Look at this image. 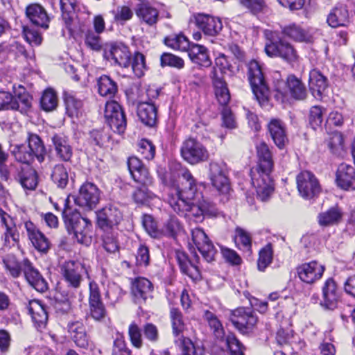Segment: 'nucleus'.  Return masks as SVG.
I'll return each mask as SVG.
<instances>
[{
  "mask_svg": "<svg viewBox=\"0 0 355 355\" xmlns=\"http://www.w3.org/2000/svg\"><path fill=\"white\" fill-rule=\"evenodd\" d=\"M256 150L258 162L257 167L250 170L251 180L257 197L261 201H266L274 191L273 181L270 177L274 162L270 148L265 142L257 144Z\"/></svg>",
  "mask_w": 355,
  "mask_h": 355,
  "instance_id": "obj_1",
  "label": "nucleus"
},
{
  "mask_svg": "<svg viewBox=\"0 0 355 355\" xmlns=\"http://www.w3.org/2000/svg\"><path fill=\"white\" fill-rule=\"evenodd\" d=\"M62 216L68 233L73 235L78 243L90 245L92 242V223L88 218L83 217L76 209L70 207L68 199L65 200Z\"/></svg>",
  "mask_w": 355,
  "mask_h": 355,
  "instance_id": "obj_2",
  "label": "nucleus"
},
{
  "mask_svg": "<svg viewBox=\"0 0 355 355\" xmlns=\"http://www.w3.org/2000/svg\"><path fill=\"white\" fill-rule=\"evenodd\" d=\"M264 51L268 57L279 58L291 65L299 61L300 56L294 46L281 38L275 32L266 35Z\"/></svg>",
  "mask_w": 355,
  "mask_h": 355,
  "instance_id": "obj_3",
  "label": "nucleus"
},
{
  "mask_svg": "<svg viewBox=\"0 0 355 355\" xmlns=\"http://www.w3.org/2000/svg\"><path fill=\"white\" fill-rule=\"evenodd\" d=\"M27 145H17L12 150L15 159L21 163L31 164L35 159L40 163L44 162L46 148L40 137L33 133H28L26 139Z\"/></svg>",
  "mask_w": 355,
  "mask_h": 355,
  "instance_id": "obj_4",
  "label": "nucleus"
},
{
  "mask_svg": "<svg viewBox=\"0 0 355 355\" xmlns=\"http://www.w3.org/2000/svg\"><path fill=\"white\" fill-rule=\"evenodd\" d=\"M248 78L252 92L261 107L269 104L270 89L265 79L261 66L253 60L248 64Z\"/></svg>",
  "mask_w": 355,
  "mask_h": 355,
  "instance_id": "obj_5",
  "label": "nucleus"
},
{
  "mask_svg": "<svg viewBox=\"0 0 355 355\" xmlns=\"http://www.w3.org/2000/svg\"><path fill=\"white\" fill-rule=\"evenodd\" d=\"M61 274L69 287L78 289L85 277H89L87 266L78 260L64 261L60 266Z\"/></svg>",
  "mask_w": 355,
  "mask_h": 355,
  "instance_id": "obj_6",
  "label": "nucleus"
},
{
  "mask_svg": "<svg viewBox=\"0 0 355 355\" xmlns=\"http://www.w3.org/2000/svg\"><path fill=\"white\" fill-rule=\"evenodd\" d=\"M180 154L184 160L191 165L206 162L209 157L206 147L193 138H189L183 141Z\"/></svg>",
  "mask_w": 355,
  "mask_h": 355,
  "instance_id": "obj_7",
  "label": "nucleus"
},
{
  "mask_svg": "<svg viewBox=\"0 0 355 355\" xmlns=\"http://www.w3.org/2000/svg\"><path fill=\"white\" fill-rule=\"evenodd\" d=\"M105 123L114 132L123 134L127 125L126 117L121 105L115 101L107 102L105 106Z\"/></svg>",
  "mask_w": 355,
  "mask_h": 355,
  "instance_id": "obj_8",
  "label": "nucleus"
},
{
  "mask_svg": "<svg viewBox=\"0 0 355 355\" xmlns=\"http://www.w3.org/2000/svg\"><path fill=\"white\" fill-rule=\"evenodd\" d=\"M296 182L299 193L304 199H313L320 193L321 188L318 180L309 171L300 172L296 177Z\"/></svg>",
  "mask_w": 355,
  "mask_h": 355,
  "instance_id": "obj_9",
  "label": "nucleus"
},
{
  "mask_svg": "<svg viewBox=\"0 0 355 355\" xmlns=\"http://www.w3.org/2000/svg\"><path fill=\"white\" fill-rule=\"evenodd\" d=\"M208 174L212 186L218 191L224 194L229 192L230 185L227 178V168L225 162H210Z\"/></svg>",
  "mask_w": 355,
  "mask_h": 355,
  "instance_id": "obj_10",
  "label": "nucleus"
},
{
  "mask_svg": "<svg viewBox=\"0 0 355 355\" xmlns=\"http://www.w3.org/2000/svg\"><path fill=\"white\" fill-rule=\"evenodd\" d=\"M173 193L175 194L173 196L171 194V198L169 199V205L171 207L180 215H190L195 218L196 221H202L204 219L202 212L201 210L200 202L194 204L192 200H182L180 199L178 195V191H173Z\"/></svg>",
  "mask_w": 355,
  "mask_h": 355,
  "instance_id": "obj_11",
  "label": "nucleus"
},
{
  "mask_svg": "<svg viewBox=\"0 0 355 355\" xmlns=\"http://www.w3.org/2000/svg\"><path fill=\"white\" fill-rule=\"evenodd\" d=\"M101 191L94 184L86 182L80 188L76 204L87 210L94 209L100 200Z\"/></svg>",
  "mask_w": 355,
  "mask_h": 355,
  "instance_id": "obj_12",
  "label": "nucleus"
},
{
  "mask_svg": "<svg viewBox=\"0 0 355 355\" xmlns=\"http://www.w3.org/2000/svg\"><path fill=\"white\" fill-rule=\"evenodd\" d=\"M182 177L183 178V182H182V188L180 189L179 186L173 184L171 187L168 188V191L167 193L166 201L169 203V199L171 198V194L173 196L175 194L173 193V191H178V195L180 199L182 200H193L195 198L196 191H197V182L191 173L188 170L185 169L182 173Z\"/></svg>",
  "mask_w": 355,
  "mask_h": 355,
  "instance_id": "obj_13",
  "label": "nucleus"
},
{
  "mask_svg": "<svg viewBox=\"0 0 355 355\" xmlns=\"http://www.w3.org/2000/svg\"><path fill=\"white\" fill-rule=\"evenodd\" d=\"M230 320L239 331H252L258 318L252 308L239 307L232 311Z\"/></svg>",
  "mask_w": 355,
  "mask_h": 355,
  "instance_id": "obj_14",
  "label": "nucleus"
},
{
  "mask_svg": "<svg viewBox=\"0 0 355 355\" xmlns=\"http://www.w3.org/2000/svg\"><path fill=\"white\" fill-rule=\"evenodd\" d=\"M191 238L205 261L211 263L215 261L217 250L202 229L195 228L192 230Z\"/></svg>",
  "mask_w": 355,
  "mask_h": 355,
  "instance_id": "obj_15",
  "label": "nucleus"
},
{
  "mask_svg": "<svg viewBox=\"0 0 355 355\" xmlns=\"http://www.w3.org/2000/svg\"><path fill=\"white\" fill-rule=\"evenodd\" d=\"M175 259L180 271L187 275L193 281H200L202 278L200 270V258L195 252L194 259L189 258L187 254L182 250L175 251Z\"/></svg>",
  "mask_w": 355,
  "mask_h": 355,
  "instance_id": "obj_16",
  "label": "nucleus"
},
{
  "mask_svg": "<svg viewBox=\"0 0 355 355\" xmlns=\"http://www.w3.org/2000/svg\"><path fill=\"white\" fill-rule=\"evenodd\" d=\"M153 291V284L145 277H137L132 281L131 293L133 301L140 306L152 299Z\"/></svg>",
  "mask_w": 355,
  "mask_h": 355,
  "instance_id": "obj_17",
  "label": "nucleus"
},
{
  "mask_svg": "<svg viewBox=\"0 0 355 355\" xmlns=\"http://www.w3.org/2000/svg\"><path fill=\"white\" fill-rule=\"evenodd\" d=\"M97 225L104 230L112 228L117 225L123 218V215L119 208L114 205H109L97 213Z\"/></svg>",
  "mask_w": 355,
  "mask_h": 355,
  "instance_id": "obj_18",
  "label": "nucleus"
},
{
  "mask_svg": "<svg viewBox=\"0 0 355 355\" xmlns=\"http://www.w3.org/2000/svg\"><path fill=\"white\" fill-rule=\"evenodd\" d=\"M340 298V292L336 282L332 278L327 279L322 286L320 306L325 310L333 311L337 308Z\"/></svg>",
  "mask_w": 355,
  "mask_h": 355,
  "instance_id": "obj_19",
  "label": "nucleus"
},
{
  "mask_svg": "<svg viewBox=\"0 0 355 355\" xmlns=\"http://www.w3.org/2000/svg\"><path fill=\"white\" fill-rule=\"evenodd\" d=\"M0 223L4 229L2 235L3 245L10 248L19 241V234L14 218L7 212L0 209Z\"/></svg>",
  "mask_w": 355,
  "mask_h": 355,
  "instance_id": "obj_20",
  "label": "nucleus"
},
{
  "mask_svg": "<svg viewBox=\"0 0 355 355\" xmlns=\"http://www.w3.org/2000/svg\"><path fill=\"white\" fill-rule=\"evenodd\" d=\"M89 306L91 316L96 320L103 319L107 314L103 303L98 285L94 281L89 284Z\"/></svg>",
  "mask_w": 355,
  "mask_h": 355,
  "instance_id": "obj_21",
  "label": "nucleus"
},
{
  "mask_svg": "<svg viewBox=\"0 0 355 355\" xmlns=\"http://www.w3.org/2000/svg\"><path fill=\"white\" fill-rule=\"evenodd\" d=\"M23 267L24 277L33 288L40 293L47 291V282L28 259H24Z\"/></svg>",
  "mask_w": 355,
  "mask_h": 355,
  "instance_id": "obj_22",
  "label": "nucleus"
},
{
  "mask_svg": "<svg viewBox=\"0 0 355 355\" xmlns=\"http://www.w3.org/2000/svg\"><path fill=\"white\" fill-rule=\"evenodd\" d=\"M194 17L196 25L205 35L215 36L223 28L222 21L218 17L202 13H198Z\"/></svg>",
  "mask_w": 355,
  "mask_h": 355,
  "instance_id": "obj_23",
  "label": "nucleus"
},
{
  "mask_svg": "<svg viewBox=\"0 0 355 355\" xmlns=\"http://www.w3.org/2000/svg\"><path fill=\"white\" fill-rule=\"evenodd\" d=\"M12 178L26 190H34L37 185L36 172L31 168H23L21 166H15V171L10 173L11 183Z\"/></svg>",
  "mask_w": 355,
  "mask_h": 355,
  "instance_id": "obj_24",
  "label": "nucleus"
},
{
  "mask_svg": "<svg viewBox=\"0 0 355 355\" xmlns=\"http://www.w3.org/2000/svg\"><path fill=\"white\" fill-rule=\"evenodd\" d=\"M128 167L135 182L140 184H152L153 179L148 168L137 157L132 156L128 159Z\"/></svg>",
  "mask_w": 355,
  "mask_h": 355,
  "instance_id": "obj_25",
  "label": "nucleus"
},
{
  "mask_svg": "<svg viewBox=\"0 0 355 355\" xmlns=\"http://www.w3.org/2000/svg\"><path fill=\"white\" fill-rule=\"evenodd\" d=\"M300 279L307 284H312L320 279L324 271V267L315 261L305 263L297 268Z\"/></svg>",
  "mask_w": 355,
  "mask_h": 355,
  "instance_id": "obj_26",
  "label": "nucleus"
},
{
  "mask_svg": "<svg viewBox=\"0 0 355 355\" xmlns=\"http://www.w3.org/2000/svg\"><path fill=\"white\" fill-rule=\"evenodd\" d=\"M25 14L32 24L44 29L49 28L50 17L45 8L40 4L33 3L28 5Z\"/></svg>",
  "mask_w": 355,
  "mask_h": 355,
  "instance_id": "obj_27",
  "label": "nucleus"
},
{
  "mask_svg": "<svg viewBox=\"0 0 355 355\" xmlns=\"http://www.w3.org/2000/svg\"><path fill=\"white\" fill-rule=\"evenodd\" d=\"M336 182L343 190H355V168L345 163L340 164L336 171Z\"/></svg>",
  "mask_w": 355,
  "mask_h": 355,
  "instance_id": "obj_28",
  "label": "nucleus"
},
{
  "mask_svg": "<svg viewBox=\"0 0 355 355\" xmlns=\"http://www.w3.org/2000/svg\"><path fill=\"white\" fill-rule=\"evenodd\" d=\"M24 227L28 237L35 248L41 252H47L51 244L44 234L31 221L25 222Z\"/></svg>",
  "mask_w": 355,
  "mask_h": 355,
  "instance_id": "obj_29",
  "label": "nucleus"
},
{
  "mask_svg": "<svg viewBox=\"0 0 355 355\" xmlns=\"http://www.w3.org/2000/svg\"><path fill=\"white\" fill-rule=\"evenodd\" d=\"M210 78L218 102L221 105H227L230 100V94L226 82L222 76L218 75L215 67H213L210 73Z\"/></svg>",
  "mask_w": 355,
  "mask_h": 355,
  "instance_id": "obj_30",
  "label": "nucleus"
},
{
  "mask_svg": "<svg viewBox=\"0 0 355 355\" xmlns=\"http://www.w3.org/2000/svg\"><path fill=\"white\" fill-rule=\"evenodd\" d=\"M135 14L141 23L149 26H155L159 20L158 10L147 1H141L137 5Z\"/></svg>",
  "mask_w": 355,
  "mask_h": 355,
  "instance_id": "obj_31",
  "label": "nucleus"
},
{
  "mask_svg": "<svg viewBox=\"0 0 355 355\" xmlns=\"http://www.w3.org/2000/svg\"><path fill=\"white\" fill-rule=\"evenodd\" d=\"M137 116L143 124L153 127L157 120V107L154 103L140 101L137 104Z\"/></svg>",
  "mask_w": 355,
  "mask_h": 355,
  "instance_id": "obj_32",
  "label": "nucleus"
},
{
  "mask_svg": "<svg viewBox=\"0 0 355 355\" xmlns=\"http://www.w3.org/2000/svg\"><path fill=\"white\" fill-rule=\"evenodd\" d=\"M268 131L275 144L280 149L288 142L286 126L282 121L272 119L268 123Z\"/></svg>",
  "mask_w": 355,
  "mask_h": 355,
  "instance_id": "obj_33",
  "label": "nucleus"
},
{
  "mask_svg": "<svg viewBox=\"0 0 355 355\" xmlns=\"http://www.w3.org/2000/svg\"><path fill=\"white\" fill-rule=\"evenodd\" d=\"M309 89L316 99L320 100L328 87L327 78L318 69H313L309 73Z\"/></svg>",
  "mask_w": 355,
  "mask_h": 355,
  "instance_id": "obj_34",
  "label": "nucleus"
},
{
  "mask_svg": "<svg viewBox=\"0 0 355 355\" xmlns=\"http://www.w3.org/2000/svg\"><path fill=\"white\" fill-rule=\"evenodd\" d=\"M51 141L56 156L63 162H69L73 155V150L67 137L61 133L55 134L51 137Z\"/></svg>",
  "mask_w": 355,
  "mask_h": 355,
  "instance_id": "obj_35",
  "label": "nucleus"
},
{
  "mask_svg": "<svg viewBox=\"0 0 355 355\" xmlns=\"http://www.w3.org/2000/svg\"><path fill=\"white\" fill-rule=\"evenodd\" d=\"M26 307L37 330L44 327L48 320V315L45 306L42 304L41 301L30 300Z\"/></svg>",
  "mask_w": 355,
  "mask_h": 355,
  "instance_id": "obj_36",
  "label": "nucleus"
},
{
  "mask_svg": "<svg viewBox=\"0 0 355 355\" xmlns=\"http://www.w3.org/2000/svg\"><path fill=\"white\" fill-rule=\"evenodd\" d=\"M188 55L191 62L200 67H209L211 65L209 51L203 45L193 43L188 51Z\"/></svg>",
  "mask_w": 355,
  "mask_h": 355,
  "instance_id": "obj_37",
  "label": "nucleus"
},
{
  "mask_svg": "<svg viewBox=\"0 0 355 355\" xmlns=\"http://www.w3.org/2000/svg\"><path fill=\"white\" fill-rule=\"evenodd\" d=\"M282 33L298 42L311 43L313 42V36L306 31L295 24H291L282 27Z\"/></svg>",
  "mask_w": 355,
  "mask_h": 355,
  "instance_id": "obj_38",
  "label": "nucleus"
},
{
  "mask_svg": "<svg viewBox=\"0 0 355 355\" xmlns=\"http://www.w3.org/2000/svg\"><path fill=\"white\" fill-rule=\"evenodd\" d=\"M110 53L115 64L122 68L130 67L131 53L128 46L123 44L114 45L111 47Z\"/></svg>",
  "mask_w": 355,
  "mask_h": 355,
  "instance_id": "obj_39",
  "label": "nucleus"
},
{
  "mask_svg": "<svg viewBox=\"0 0 355 355\" xmlns=\"http://www.w3.org/2000/svg\"><path fill=\"white\" fill-rule=\"evenodd\" d=\"M286 85L291 97L293 98L302 101L306 98L307 91L305 85L301 79L297 78L295 75L291 74L288 76Z\"/></svg>",
  "mask_w": 355,
  "mask_h": 355,
  "instance_id": "obj_40",
  "label": "nucleus"
},
{
  "mask_svg": "<svg viewBox=\"0 0 355 355\" xmlns=\"http://www.w3.org/2000/svg\"><path fill=\"white\" fill-rule=\"evenodd\" d=\"M327 21L333 28L347 26L349 21L347 9L343 6L334 8L329 14Z\"/></svg>",
  "mask_w": 355,
  "mask_h": 355,
  "instance_id": "obj_41",
  "label": "nucleus"
},
{
  "mask_svg": "<svg viewBox=\"0 0 355 355\" xmlns=\"http://www.w3.org/2000/svg\"><path fill=\"white\" fill-rule=\"evenodd\" d=\"M97 86L98 94L102 96L112 98L118 91L116 83L107 75L98 78Z\"/></svg>",
  "mask_w": 355,
  "mask_h": 355,
  "instance_id": "obj_42",
  "label": "nucleus"
},
{
  "mask_svg": "<svg viewBox=\"0 0 355 355\" xmlns=\"http://www.w3.org/2000/svg\"><path fill=\"white\" fill-rule=\"evenodd\" d=\"M342 216V211L338 207H331L327 211L319 214L318 216V223L322 227L336 225L340 223Z\"/></svg>",
  "mask_w": 355,
  "mask_h": 355,
  "instance_id": "obj_43",
  "label": "nucleus"
},
{
  "mask_svg": "<svg viewBox=\"0 0 355 355\" xmlns=\"http://www.w3.org/2000/svg\"><path fill=\"white\" fill-rule=\"evenodd\" d=\"M178 336L175 340L182 347L183 355H203V347L194 343L190 338H186L183 334H176Z\"/></svg>",
  "mask_w": 355,
  "mask_h": 355,
  "instance_id": "obj_44",
  "label": "nucleus"
},
{
  "mask_svg": "<svg viewBox=\"0 0 355 355\" xmlns=\"http://www.w3.org/2000/svg\"><path fill=\"white\" fill-rule=\"evenodd\" d=\"M164 44L175 50L188 51L193 43H191L183 34H173L165 37Z\"/></svg>",
  "mask_w": 355,
  "mask_h": 355,
  "instance_id": "obj_45",
  "label": "nucleus"
},
{
  "mask_svg": "<svg viewBox=\"0 0 355 355\" xmlns=\"http://www.w3.org/2000/svg\"><path fill=\"white\" fill-rule=\"evenodd\" d=\"M51 178L58 187L64 189L69 182L68 170L62 164H56L52 169Z\"/></svg>",
  "mask_w": 355,
  "mask_h": 355,
  "instance_id": "obj_46",
  "label": "nucleus"
},
{
  "mask_svg": "<svg viewBox=\"0 0 355 355\" xmlns=\"http://www.w3.org/2000/svg\"><path fill=\"white\" fill-rule=\"evenodd\" d=\"M64 101L67 114L71 116H78L83 107V102L78 99L71 92H64Z\"/></svg>",
  "mask_w": 355,
  "mask_h": 355,
  "instance_id": "obj_47",
  "label": "nucleus"
},
{
  "mask_svg": "<svg viewBox=\"0 0 355 355\" xmlns=\"http://www.w3.org/2000/svg\"><path fill=\"white\" fill-rule=\"evenodd\" d=\"M9 155L6 152L1 144H0V178L1 180L10 182L11 180L10 173L15 171L14 164H7Z\"/></svg>",
  "mask_w": 355,
  "mask_h": 355,
  "instance_id": "obj_48",
  "label": "nucleus"
},
{
  "mask_svg": "<svg viewBox=\"0 0 355 355\" xmlns=\"http://www.w3.org/2000/svg\"><path fill=\"white\" fill-rule=\"evenodd\" d=\"M3 262L6 270L9 271L10 275L14 278L19 277L21 272H23L24 260L21 262H19L15 256L8 255L3 259Z\"/></svg>",
  "mask_w": 355,
  "mask_h": 355,
  "instance_id": "obj_49",
  "label": "nucleus"
},
{
  "mask_svg": "<svg viewBox=\"0 0 355 355\" xmlns=\"http://www.w3.org/2000/svg\"><path fill=\"white\" fill-rule=\"evenodd\" d=\"M170 318L173 333H183L187 331V324L183 319L182 313L178 309L174 307L171 309Z\"/></svg>",
  "mask_w": 355,
  "mask_h": 355,
  "instance_id": "obj_50",
  "label": "nucleus"
},
{
  "mask_svg": "<svg viewBox=\"0 0 355 355\" xmlns=\"http://www.w3.org/2000/svg\"><path fill=\"white\" fill-rule=\"evenodd\" d=\"M58 98L55 93L51 89L44 92L40 98V106L46 112L52 111L57 107Z\"/></svg>",
  "mask_w": 355,
  "mask_h": 355,
  "instance_id": "obj_51",
  "label": "nucleus"
},
{
  "mask_svg": "<svg viewBox=\"0 0 355 355\" xmlns=\"http://www.w3.org/2000/svg\"><path fill=\"white\" fill-rule=\"evenodd\" d=\"M130 66L135 75L138 78L141 77L146 69L144 55L140 52H135L132 60L130 59Z\"/></svg>",
  "mask_w": 355,
  "mask_h": 355,
  "instance_id": "obj_52",
  "label": "nucleus"
},
{
  "mask_svg": "<svg viewBox=\"0 0 355 355\" xmlns=\"http://www.w3.org/2000/svg\"><path fill=\"white\" fill-rule=\"evenodd\" d=\"M115 22L123 25L133 17V11L127 6H119L112 11Z\"/></svg>",
  "mask_w": 355,
  "mask_h": 355,
  "instance_id": "obj_53",
  "label": "nucleus"
},
{
  "mask_svg": "<svg viewBox=\"0 0 355 355\" xmlns=\"http://www.w3.org/2000/svg\"><path fill=\"white\" fill-rule=\"evenodd\" d=\"M325 109L319 105L313 106L309 110V122L313 129L320 127L323 122Z\"/></svg>",
  "mask_w": 355,
  "mask_h": 355,
  "instance_id": "obj_54",
  "label": "nucleus"
},
{
  "mask_svg": "<svg viewBox=\"0 0 355 355\" xmlns=\"http://www.w3.org/2000/svg\"><path fill=\"white\" fill-rule=\"evenodd\" d=\"M234 241L237 246L242 250H249L251 248V237L248 232L241 227L235 230Z\"/></svg>",
  "mask_w": 355,
  "mask_h": 355,
  "instance_id": "obj_55",
  "label": "nucleus"
},
{
  "mask_svg": "<svg viewBox=\"0 0 355 355\" xmlns=\"http://www.w3.org/2000/svg\"><path fill=\"white\" fill-rule=\"evenodd\" d=\"M150 184H141L132 193V198L137 204H145L154 198V194L148 189Z\"/></svg>",
  "mask_w": 355,
  "mask_h": 355,
  "instance_id": "obj_56",
  "label": "nucleus"
},
{
  "mask_svg": "<svg viewBox=\"0 0 355 355\" xmlns=\"http://www.w3.org/2000/svg\"><path fill=\"white\" fill-rule=\"evenodd\" d=\"M76 0H60L62 16L67 24L71 21L75 14Z\"/></svg>",
  "mask_w": 355,
  "mask_h": 355,
  "instance_id": "obj_57",
  "label": "nucleus"
},
{
  "mask_svg": "<svg viewBox=\"0 0 355 355\" xmlns=\"http://www.w3.org/2000/svg\"><path fill=\"white\" fill-rule=\"evenodd\" d=\"M19 109V103L10 92L0 91V111Z\"/></svg>",
  "mask_w": 355,
  "mask_h": 355,
  "instance_id": "obj_58",
  "label": "nucleus"
},
{
  "mask_svg": "<svg viewBox=\"0 0 355 355\" xmlns=\"http://www.w3.org/2000/svg\"><path fill=\"white\" fill-rule=\"evenodd\" d=\"M272 260V250L270 244L267 245L259 252L257 260V268L260 271H264Z\"/></svg>",
  "mask_w": 355,
  "mask_h": 355,
  "instance_id": "obj_59",
  "label": "nucleus"
},
{
  "mask_svg": "<svg viewBox=\"0 0 355 355\" xmlns=\"http://www.w3.org/2000/svg\"><path fill=\"white\" fill-rule=\"evenodd\" d=\"M160 64L162 67L166 66L182 69L184 62L181 58L170 53H164L160 57Z\"/></svg>",
  "mask_w": 355,
  "mask_h": 355,
  "instance_id": "obj_60",
  "label": "nucleus"
},
{
  "mask_svg": "<svg viewBox=\"0 0 355 355\" xmlns=\"http://www.w3.org/2000/svg\"><path fill=\"white\" fill-rule=\"evenodd\" d=\"M16 51L21 54L25 55L26 51L24 47L15 40L0 43V59L8 55L10 53Z\"/></svg>",
  "mask_w": 355,
  "mask_h": 355,
  "instance_id": "obj_61",
  "label": "nucleus"
},
{
  "mask_svg": "<svg viewBox=\"0 0 355 355\" xmlns=\"http://www.w3.org/2000/svg\"><path fill=\"white\" fill-rule=\"evenodd\" d=\"M142 225L151 237L157 239L162 236V232L158 230L157 223L152 216L144 214L142 216Z\"/></svg>",
  "mask_w": 355,
  "mask_h": 355,
  "instance_id": "obj_62",
  "label": "nucleus"
},
{
  "mask_svg": "<svg viewBox=\"0 0 355 355\" xmlns=\"http://www.w3.org/2000/svg\"><path fill=\"white\" fill-rule=\"evenodd\" d=\"M240 5L253 15L261 12L266 8L264 0H238Z\"/></svg>",
  "mask_w": 355,
  "mask_h": 355,
  "instance_id": "obj_63",
  "label": "nucleus"
},
{
  "mask_svg": "<svg viewBox=\"0 0 355 355\" xmlns=\"http://www.w3.org/2000/svg\"><path fill=\"white\" fill-rule=\"evenodd\" d=\"M225 341L230 350V355H244V347L235 337L234 334L227 335Z\"/></svg>",
  "mask_w": 355,
  "mask_h": 355,
  "instance_id": "obj_64",
  "label": "nucleus"
}]
</instances>
